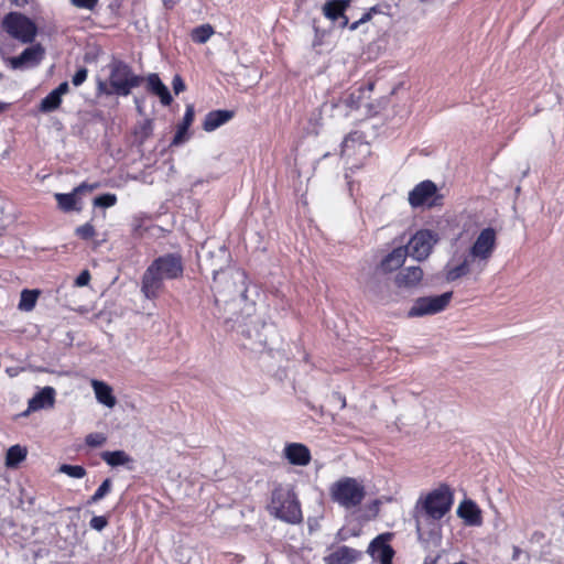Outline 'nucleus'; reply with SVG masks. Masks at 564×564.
Wrapping results in <instances>:
<instances>
[{"instance_id": "1", "label": "nucleus", "mask_w": 564, "mask_h": 564, "mask_svg": "<svg viewBox=\"0 0 564 564\" xmlns=\"http://www.w3.org/2000/svg\"><path fill=\"white\" fill-rule=\"evenodd\" d=\"M229 252L224 247L216 250H207L202 247L198 253L200 270L210 271L213 274L212 291L217 306V318L223 319L225 325L232 322L236 308L240 307L246 300V273L236 268L228 267Z\"/></svg>"}, {"instance_id": "2", "label": "nucleus", "mask_w": 564, "mask_h": 564, "mask_svg": "<svg viewBox=\"0 0 564 564\" xmlns=\"http://www.w3.org/2000/svg\"><path fill=\"white\" fill-rule=\"evenodd\" d=\"M230 329H237L240 335L241 348L254 354L264 350H273L279 339L275 327L267 324L259 316L248 313L246 316L236 314L232 322L227 325Z\"/></svg>"}, {"instance_id": "3", "label": "nucleus", "mask_w": 564, "mask_h": 564, "mask_svg": "<svg viewBox=\"0 0 564 564\" xmlns=\"http://www.w3.org/2000/svg\"><path fill=\"white\" fill-rule=\"evenodd\" d=\"M271 514L288 523H300L302 510L295 492L288 487H278L272 491L269 505Z\"/></svg>"}, {"instance_id": "4", "label": "nucleus", "mask_w": 564, "mask_h": 564, "mask_svg": "<svg viewBox=\"0 0 564 564\" xmlns=\"http://www.w3.org/2000/svg\"><path fill=\"white\" fill-rule=\"evenodd\" d=\"M330 499L345 509L358 507L366 497L361 481L352 477H343L329 487Z\"/></svg>"}, {"instance_id": "5", "label": "nucleus", "mask_w": 564, "mask_h": 564, "mask_svg": "<svg viewBox=\"0 0 564 564\" xmlns=\"http://www.w3.org/2000/svg\"><path fill=\"white\" fill-rule=\"evenodd\" d=\"M109 85L115 95L128 96L133 88L143 82V77L135 75L132 68L120 59H113L109 65Z\"/></svg>"}, {"instance_id": "6", "label": "nucleus", "mask_w": 564, "mask_h": 564, "mask_svg": "<svg viewBox=\"0 0 564 564\" xmlns=\"http://www.w3.org/2000/svg\"><path fill=\"white\" fill-rule=\"evenodd\" d=\"M452 505V491L447 486L443 485L420 500L416 509L419 513H424L426 518L440 520L451 510Z\"/></svg>"}, {"instance_id": "7", "label": "nucleus", "mask_w": 564, "mask_h": 564, "mask_svg": "<svg viewBox=\"0 0 564 564\" xmlns=\"http://www.w3.org/2000/svg\"><path fill=\"white\" fill-rule=\"evenodd\" d=\"M341 156L346 159V163H350L352 167H359L366 158L370 154V144L359 131L349 133L341 143Z\"/></svg>"}, {"instance_id": "8", "label": "nucleus", "mask_w": 564, "mask_h": 564, "mask_svg": "<svg viewBox=\"0 0 564 564\" xmlns=\"http://www.w3.org/2000/svg\"><path fill=\"white\" fill-rule=\"evenodd\" d=\"M3 28L12 37L23 43L33 42L37 33L35 23L28 17L18 12H11L6 15Z\"/></svg>"}, {"instance_id": "9", "label": "nucleus", "mask_w": 564, "mask_h": 564, "mask_svg": "<svg viewBox=\"0 0 564 564\" xmlns=\"http://www.w3.org/2000/svg\"><path fill=\"white\" fill-rule=\"evenodd\" d=\"M438 237L431 230L422 229L419 230L409 241L408 246L404 247L408 250V254L417 261L425 260L434 245L437 242Z\"/></svg>"}, {"instance_id": "10", "label": "nucleus", "mask_w": 564, "mask_h": 564, "mask_svg": "<svg viewBox=\"0 0 564 564\" xmlns=\"http://www.w3.org/2000/svg\"><path fill=\"white\" fill-rule=\"evenodd\" d=\"M453 292H445L436 296H423L415 300L409 311V316H424L442 312L449 304Z\"/></svg>"}, {"instance_id": "11", "label": "nucleus", "mask_w": 564, "mask_h": 564, "mask_svg": "<svg viewBox=\"0 0 564 564\" xmlns=\"http://www.w3.org/2000/svg\"><path fill=\"white\" fill-rule=\"evenodd\" d=\"M485 269V265L468 251L457 264L447 263L445 279L453 282L469 274L478 276Z\"/></svg>"}, {"instance_id": "12", "label": "nucleus", "mask_w": 564, "mask_h": 564, "mask_svg": "<svg viewBox=\"0 0 564 564\" xmlns=\"http://www.w3.org/2000/svg\"><path fill=\"white\" fill-rule=\"evenodd\" d=\"M497 242V234L494 228H485L477 236L475 242L469 249V252L479 260V262L485 265L488 264L489 259L491 258Z\"/></svg>"}, {"instance_id": "13", "label": "nucleus", "mask_w": 564, "mask_h": 564, "mask_svg": "<svg viewBox=\"0 0 564 564\" xmlns=\"http://www.w3.org/2000/svg\"><path fill=\"white\" fill-rule=\"evenodd\" d=\"M437 187L432 181H423L409 193V204L416 208L423 205L434 206Z\"/></svg>"}, {"instance_id": "14", "label": "nucleus", "mask_w": 564, "mask_h": 564, "mask_svg": "<svg viewBox=\"0 0 564 564\" xmlns=\"http://www.w3.org/2000/svg\"><path fill=\"white\" fill-rule=\"evenodd\" d=\"M391 536L390 533L380 534L369 544L368 553L375 561L380 562V564H392L394 551L389 544Z\"/></svg>"}, {"instance_id": "15", "label": "nucleus", "mask_w": 564, "mask_h": 564, "mask_svg": "<svg viewBox=\"0 0 564 564\" xmlns=\"http://www.w3.org/2000/svg\"><path fill=\"white\" fill-rule=\"evenodd\" d=\"M45 54L41 44L26 47L20 55L10 59L11 67L14 69H26L37 66Z\"/></svg>"}, {"instance_id": "16", "label": "nucleus", "mask_w": 564, "mask_h": 564, "mask_svg": "<svg viewBox=\"0 0 564 564\" xmlns=\"http://www.w3.org/2000/svg\"><path fill=\"white\" fill-rule=\"evenodd\" d=\"M153 270L160 271L164 276L176 279L183 273L182 258L176 254H165L155 259L151 265Z\"/></svg>"}, {"instance_id": "17", "label": "nucleus", "mask_w": 564, "mask_h": 564, "mask_svg": "<svg viewBox=\"0 0 564 564\" xmlns=\"http://www.w3.org/2000/svg\"><path fill=\"white\" fill-rule=\"evenodd\" d=\"M95 188H97V184H87L82 183L77 187L74 188L72 193L63 194V193H56L54 195L58 207L63 212H70V210H80V207H78V195L83 194L84 192H93Z\"/></svg>"}, {"instance_id": "18", "label": "nucleus", "mask_w": 564, "mask_h": 564, "mask_svg": "<svg viewBox=\"0 0 564 564\" xmlns=\"http://www.w3.org/2000/svg\"><path fill=\"white\" fill-rule=\"evenodd\" d=\"M165 280H171L167 276H164L162 272L153 270V268L149 267L143 276H142V286L141 291L147 299H154L159 295L160 291L163 288V282Z\"/></svg>"}, {"instance_id": "19", "label": "nucleus", "mask_w": 564, "mask_h": 564, "mask_svg": "<svg viewBox=\"0 0 564 564\" xmlns=\"http://www.w3.org/2000/svg\"><path fill=\"white\" fill-rule=\"evenodd\" d=\"M55 389L52 387H44L33 398L29 400L28 409L22 413L23 416L29 415L31 412L39 411L45 408H52L55 403Z\"/></svg>"}, {"instance_id": "20", "label": "nucleus", "mask_w": 564, "mask_h": 564, "mask_svg": "<svg viewBox=\"0 0 564 564\" xmlns=\"http://www.w3.org/2000/svg\"><path fill=\"white\" fill-rule=\"evenodd\" d=\"M349 6L350 0H329L323 6V13L332 21L340 20L339 25L346 28L349 20L344 13Z\"/></svg>"}, {"instance_id": "21", "label": "nucleus", "mask_w": 564, "mask_h": 564, "mask_svg": "<svg viewBox=\"0 0 564 564\" xmlns=\"http://www.w3.org/2000/svg\"><path fill=\"white\" fill-rule=\"evenodd\" d=\"M284 455L292 465L306 466L311 462L310 449L300 443L286 445Z\"/></svg>"}, {"instance_id": "22", "label": "nucleus", "mask_w": 564, "mask_h": 564, "mask_svg": "<svg viewBox=\"0 0 564 564\" xmlns=\"http://www.w3.org/2000/svg\"><path fill=\"white\" fill-rule=\"evenodd\" d=\"M423 279V270L419 265H412L401 270L395 276V284L399 288H414Z\"/></svg>"}, {"instance_id": "23", "label": "nucleus", "mask_w": 564, "mask_h": 564, "mask_svg": "<svg viewBox=\"0 0 564 564\" xmlns=\"http://www.w3.org/2000/svg\"><path fill=\"white\" fill-rule=\"evenodd\" d=\"M360 556V552L349 546L343 545L325 556L326 564H352Z\"/></svg>"}, {"instance_id": "24", "label": "nucleus", "mask_w": 564, "mask_h": 564, "mask_svg": "<svg viewBox=\"0 0 564 564\" xmlns=\"http://www.w3.org/2000/svg\"><path fill=\"white\" fill-rule=\"evenodd\" d=\"M408 256L404 247H398L387 254L380 262L379 269L384 272H392L402 267Z\"/></svg>"}, {"instance_id": "25", "label": "nucleus", "mask_w": 564, "mask_h": 564, "mask_svg": "<svg viewBox=\"0 0 564 564\" xmlns=\"http://www.w3.org/2000/svg\"><path fill=\"white\" fill-rule=\"evenodd\" d=\"M147 87H148L149 91H151L152 94L156 95L160 98L162 105H164V106L171 105L173 99L170 94V90L162 83V80L160 79L158 74L153 73L147 77Z\"/></svg>"}, {"instance_id": "26", "label": "nucleus", "mask_w": 564, "mask_h": 564, "mask_svg": "<svg viewBox=\"0 0 564 564\" xmlns=\"http://www.w3.org/2000/svg\"><path fill=\"white\" fill-rule=\"evenodd\" d=\"M457 514L459 518L464 519L468 525L481 524L480 510L471 500H464L457 509Z\"/></svg>"}, {"instance_id": "27", "label": "nucleus", "mask_w": 564, "mask_h": 564, "mask_svg": "<svg viewBox=\"0 0 564 564\" xmlns=\"http://www.w3.org/2000/svg\"><path fill=\"white\" fill-rule=\"evenodd\" d=\"M234 117L231 110H214L206 115L203 122V129L207 132H212L220 126L228 122Z\"/></svg>"}, {"instance_id": "28", "label": "nucleus", "mask_w": 564, "mask_h": 564, "mask_svg": "<svg viewBox=\"0 0 564 564\" xmlns=\"http://www.w3.org/2000/svg\"><path fill=\"white\" fill-rule=\"evenodd\" d=\"M91 387L99 403L108 408H113L116 405L117 400L112 393V388L109 384L99 380H93Z\"/></svg>"}, {"instance_id": "29", "label": "nucleus", "mask_w": 564, "mask_h": 564, "mask_svg": "<svg viewBox=\"0 0 564 564\" xmlns=\"http://www.w3.org/2000/svg\"><path fill=\"white\" fill-rule=\"evenodd\" d=\"M194 107L188 105L183 117V122L177 127V131L173 138L172 144L178 145L185 141L187 130L194 120Z\"/></svg>"}, {"instance_id": "30", "label": "nucleus", "mask_w": 564, "mask_h": 564, "mask_svg": "<svg viewBox=\"0 0 564 564\" xmlns=\"http://www.w3.org/2000/svg\"><path fill=\"white\" fill-rule=\"evenodd\" d=\"M360 97L354 93L343 96L337 102L332 104V109L338 115L348 116V113L359 107Z\"/></svg>"}, {"instance_id": "31", "label": "nucleus", "mask_w": 564, "mask_h": 564, "mask_svg": "<svg viewBox=\"0 0 564 564\" xmlns=\"http://www.w3.org/2000/svg\"><path fill=\"white\" fill-rule=\"evenodd\" d=\"M26 455L28 449L24 446L17 444L9 447L6 455V466L8 468H17L26 458Z\"/></svg>"}, {"instance_id": "32", "label": "nucleus", "mask_w": 564, "mask_h": 564, "mask_svg": "<svg viewBox=\"0 0 564 564\" xmlns=\"http://www.w3.org/2000/svg\"><path fill=\"white\" fill-rule=\"evenodd\" d=\"M101 458L111 467L122 466L132 462V458L123 451L102 452Z\"/></svg>"}, {"instance_id": "33", "label": "nucleus", "mask_w": 564, "mask_h": 564, "mask_svg": "<svg viewBox=\"0 0 564 564\" xmlns=\"http://www.w3.org/2000/svg\"><path fill=\"white\" fill-rule=\"evenodd\" d=\"M39 294L40 293L36 290H23L21 292L19 308L25 312L33 310Z\"/></svg>"}, {"instance_id": "34", "label": "nucleus", "mask_w": 564, "mask_h": 564, "mask_svg": "<svg viewBox=\"0 0 564 564\" xmlns=\"http://www.w3.org/2000/svg\"><path fill=\"white\" fill-rule=\"evenodd\" d=\"M214 34V29L210 24H203L195 28L192 31V40L195 43L204 44L206 43L210 36Z\"/></svg>"}, {"instance_id": "35", "label": "nucleus", "mask_w": 564, "mask_h": 564, "mask_svg": "<svg viewBox=\"0 0 564 564\" xmlns=\"http://www.w3.org/2000/svg\"><path fill=\"white\" fill-rule=\"evenodd\" d=\"M62 104V98L53 90L42 99L40 110L42 112H52L56 110Z\"/></svg>"}, {"instance_id": "36", "label": "nucleus", "mask_w": 564, "mask_h": 564, "mask_svg": "<svg viewBox=\"0 0 564 564\" xmlns=\"http://www.w3.org/2000/svg\"><path fill=\"white\" fill-rule=\"evenodd\" d=\"M59 473L67 475L70 478H83L86 476V469L79 465L63 464L58 468Z\"/></svg>"}, {"instance_id": "37", "label": "nucleus", "mask_w": 564, "mask_h": 564, "mask_svg": "<svg viewBox=\"0 0 564 564\" xmlns=\"http://www.w3.org/2000/svg\"><path fill=\"white\" fill-rule=\"evenodd\" d=\"M112 482L111 479L107 478L102 481L99 488L95 491V494L88 500V503H96L104 499L111 490Z\"/></svg>"}, {"instance_id": "38", "label": "nucleus", "mask_w": 564, "mask_h": 564, "mask_svg": "<svg viewBox=\"0 0 564 564\" xmlns=\"http://www.w3.org/2000/svg\"><path fill=\"white\" fill-rule=\"evenodd\" d=\"M117 203V196L115 194H102L94 199V205L97 207L108 208Z\"/></svg>"}, {"instance_id": "39", "label": "nucleus", "mask_w": 564, "mask_h": 564, "mask_svg": "<svg viewBox=\"0 0 564 564\" xmlns=\"http://www.w3.org/2000/svg\"><path fill=\"white\" fill-rule=\"evenodd\" d=\"M107 437L102 433H90L86 436L85 442L89 447H99L104 445Z\"/></svg>"}, {"instance_id": "40", "label": "nucleus", "mask_w": 564, "mask_h": 564, "mask_svg": "<svg viewBox=\"0 0 564 564\" xmlns=\"http://www.w3.org/2000/svg\"><path fill=\"white\" fill-rule=\"evenodd\" d=\"M76 234L82 239L89 240V239L94 238V236L96 235V231H95L94 226L91 224L87 223L83 226H79L76 229Z\"/></svg>"}, {"instance_id": "41", "label": "nucleus", "mask_w": 564, "mask_h": 564, "mask_svg": "<svg viewBox=\"0 0 564 564\" xmlns=\"http://www.w3.org/2000/svg\"><path fill=\"white\" fill-rule=\"evenodd\" d=\"M376 12H377V8H376V7H372L369 11L365 12V13L362 14V17H361L359 20H357V21L352 22V23L349 25V30H351V31L357 30V29L359 28V25H361V24H364V23H366V22L370 21V20H371V18H372V14H373V13H376Z\"/></svg>"}, {"instance_id": "42", "label": "nucleus", "mask_w": 564, "mask_h": 564, "mask_svg": "<svg viewBox=\"0 0 564 564\" xmlns=\"http://www.w3.org/2000/svg\"><path fill=\"white\" fill-rule=\"evenodd\" d=\"M108 524V520L104 516H95L91 518L89 525L91 529L101 531L104 530Z\"/></svg>"}, {"instance_id": "43", "label": "nucleus", "mask_w": 564, "mask_h": 564, "mask_svg": "<svg viewBox=\"0 0 564 564\" xmlns=\"http://www.w3.org/2000/svg\"><path fill=\"white\" fill-rule=\"evenodd\" d=\"M88 70L86 67H80L72 78L74 86H80L87 79Z\"/></svg>"}, {"instance_id": "44", "label": "nucleus", "mask_w": 564, "mask_h": 564, "mask_svg": "<svg viewBox=\"0 0 564 564\" xmlns=\"http://www.w3.org/2000/svg\"><path fill=\"white\" fill-rule=\"evenodd\" d=\"M72 4L79 9L93 10L98 0H70Z\"/></svg>"}, {"instance_id": "45", "label": "nucleus", "mask_w": 564, "mask_h": 564, "mask_svg": "<svg viewBox=\"0 0 564 564\" xmlns=\"http://www.w3.org/2000/svg\"><path fill=\"white\" fill-rule=\"evenodd\" d=\"M90 281V273L88 270H84L75 280L76 286H86Z\"/></svg>"}, {"instance_id": "46", "label": "nucleus", "mask_w": 564, "mask_h": 564, "mask_svg": "<svg viewBox=\"0 0 564 564\" xmlns=\"http://www.w3.org/2000/svg\"><path fill=\"white\" fill-rule=\"evenodd\" d=\"M172 86L176 95L185 90V84L180 75L173 77Z\"/></svg>"}, {"instance_id": "47", "label": "nucleus", "mask_w": 564, "mask_h": 564, "mask_svg": "<svg viewBox=\"0 0 564 564\" xmlns=\"http://www.w3.org/2000/svg\"><path fill=\"white\" fill-rule=\"evenodd\" d=\"M97 93H98V95H102L104 94V95H108V96L115 94L113 93V88H111V87L109 88L107 83L104 82V80H98V83H97Z\"/></svg>"}, {"instance_id": "48", "label": "nucleus", "mask_w": 564, "mask_h": 564, "mask_svg": "<svg viewBox=\"0 0 564 564\" xmlns=\"http://www.w3.org/2000/svg\"><path fill=\"white\" fill-rule=\"evenodd\" d=\"M69 90V86L67 82L61 83L53 91L57 94L61 98L63 95L67 94Z\"/></svg>"}, {"instance_id": "49", "label": "nucleus", "mask_w": 564, "mask_h": 564, "mask_svg": "<svg viewBox=\"0 0 564 564\" xmlns=\"http://www.w3.org/2000/svg\"><path fill=\"white\" fill-rule=\"evenodd\" d=\"M17 7H24L28 3V0H10Z\"/></svg>"}, {"instance_id": "50", "label": "nucleus", "mask_w": 564, "mask_h": 564, "mask_svg": "<svg viewBox=\"0 0 564 564\" xmlns=\"http://www.w3.org/2000/svg\"><path fill=\"white\" fill-rule=\"evenodd\" d=\"M437 562V557H434V558H431V557H426L424 560V563L423 564H436Z\"/></svg>"}, {"instance_id": "51", "label": "nucleus", "mask_w": 564, "mask_h": 564, "mask_svg": "<svg viewBox=\"0 0 564 564\" xmlns=\"http://www.w3.org/2000/svg\"><path fill=\"white\" fill-rule=\"evenodd\" d=\"M7 107H8V105H7V104H4V102H1V101H0V113H1L2 111H4Z\"/></svg>"}, {"instance_id": "52", "label": "nucleus", "mask_w": 564, "mask_h": 564, "mask_svg": "<svg viewBox=\"0 0 564 564\" xmlns=\"http://www.w3.org/2000/svg\"><path fill=\"white\" fill-rule=\"evenodd\" d=\"M416 522H417L416 523V528H417V531H419L420 530V518L419 517L416 518Z\"/></svg>"}]
</instances>
